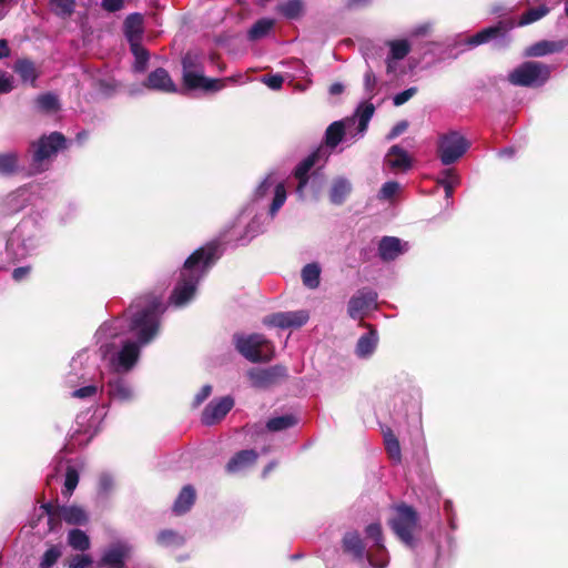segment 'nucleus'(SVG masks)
<instances>
[{
    "label": "nucleus",
    "instance_id": "20e7f679",
    "mask_svg": "<svg viewBox=\"0 0 568 568\" xmlns=\"http://www.w3.org/2000/svg\"><path fill=\"white\" fill-rule=\"evenodd\" d=\"M237 352L252 363L268 362L274 355V346L262 334L234 335Z\"/></svg>",
    "mask_w": 568,
    "mask_h": 568
},
{
    "label": "nucleus",
    "instance_id": "09e8293b",
    "mask_svg": "<svg viewBox=\"0 0 568 568\" xmlns=\"http://www.w3.org/2000/svg\"><path fill=\"white\" fill-rule=\"evenodd\" d=\"M61 550L58 546H51L42 556L40 568H51L60 558Z\"/></svg>",
    "mask_w": 568,
    "mask_h": 568
},
{
    "label": "nucleus",
    "instance_id": "6e6552de",
    "mask_svg": "<svg viewBox=\"0 0 568 568\" xmlns=\"http://www.w3.org/2000/svg\"><path fill=\"white\" fill-rule=\"evenodd\" d=\"M470 148V142L458 131L440 134L437 154L444 165L457 162Z\"/></svg>",
    "mask_w": 568,
    "mask_h": 568
},
{
    "label": "nucleus",
    "instance_id": "13d9d810",
    "mask_svg": "<svg viewBox=\"0 0 568 568\" xmlns=\"http://www.w3.org/2000/svg\"><path fill=\"white\" fill-rule=\"evenodd\" d=\"M124 0H102L101 7L108 12H116L123 8Z\"/></svg>",
    "mask_w": 568,
    "mask_h": 568
},
{
    "label": "nucleus",
    "instance_id": "f03ea898",
    "mask_svg": "<svg viewBox=\"0 0 568 568\" xmlns=\"http://www.w3.org/2000/svg\"><path fill=\"white\" fill-rule=\"evenodd\" d=\"M161 301L152 297L148 301L139 298L131 305L129 328L138 338L139 344L150 343L159 333Z\"/></svg>",
    "mask_w": 568,
    "mask_h": 568
},
{
    "label": "nucleus",
    "instance_id": "423d86ee",
    "mask_svg": "<svg viewBox=\"0 0 568 568\" xmlns=\"http://www.w3.org/2000/svg\"><path fill=\"white\" fill-rule=\"evenodd\" d=\"M388 524L400 541L410 548L415 547L414 531L418 526V514L412 506L398 505Z\"/></svg>",
    "mask_w": 568,
    "mask_h": 568
},
{
    "label": "nucleus",
    "instance_id": "4468645a",
    "mask_svg": "<svg viewBox=\"0 0 568 568\" xmlns=\"http://www.w3.org/2000/svg\"><path fill=\"white\" fill-rule=\"evenodd\" d=\"M342 549L344 554L352 556L355 561H363L366 557L369 564L374 565L371 555L366 552V547L361 535L355 530L344 534L342 538Z\"/></svg>",
    "mask_w": 568,
    "mask_h": 568
},
{
    "label": "nucleus",
    "instance_id": "a211bd4d",
    "mask_svg": "<svg viewBox=\"0 0 568 568\" xmlns=\"http://www.w3.org/2000/svg\"><path fill=\"white\" fill-rule=\"evenodd\" d=\"M196 500V491L192 485H185L175 498L172 511L176 516H182L191 510Z\"/></svg>",
    "mask_w": 568,
    "mask_h": 568
},
{
    "label": "nucleus",
    "instance_id": "4be33fe9",
    "mask_svg": "<svg viewBox=\"0 0 568 568\" xmlns=\"http://www.w3.org/2000/svg\"><path fill=\"white\" fill-rule=\"evenodd\" d=\"M256 459L257 453L254 449L240 450L227 462L226 471L236 473L248 465H253Z\"/></svg>",
    "mask_w": 568,
    "mask_h": 568
},
{
    "label": "nucleus",
    "instance_id": "774afa93",
    "mask_svg": "<svg viewBox=\"0 0 568 568\" xmlns=\"http://www.w3.org/2000/svg\"><path fill=\"white\" fill-rule=\"evenodd\" d=\"M273 181L271 178H266L256 189V195L257 196H264L268 189L272 186Z\"/></svg>",
    "mask_w": 568,
    "mask_h": 568
},
{
    "label": "nucleus",
    "instance_id": "393cba45",
    "mask_svg": "<svg viewBox=\"0 0 568 568\" xmlns=\"http://www.w3.org/2000/svg\"><path fill=\"white\" fill-rule=\"evenodd\" d=\"M402 252L400 241L397 237L384 236L378 245V254L383 261H393Z\"/></svg>",
    "mask_w": 568,
    "mask_h": 568
},
{
    "label": "nucleus",
    "instance_id": "69168bd1",
    "mask_svg": "<svg viewBox=\"0 0 568 568\" xmlns=\"http://www.w3.org/2000/svg\"><path fill=\"white\" fill-rule=\"evenodd\" d=\"M212 393V387L211 385H204L201 390L195 395V404L196 405H200L201 403H203Z\"/></svg>",
    "mask_w": 568,
    "mask_h": 568
},
{
    "label": "nucleus",
    "instance_id": "cd10ccee",
    "mask_svg": "<svg viewBox=\"0 0 568 568\" xmlns=\"http://www.w3.org/2000/svg\"><path fill=\"white\" fill-rule=\"evenodd\" d=\"M125 36L129 43L132 39L141 41L143 34V16L134 12L129 14L124 20Z\"/></svg>",
    "mask_w": 568,
    "mask_h": 568
},
{
    "label": "nucleus",
    "instance_id": "0eeeda50",
    "mask_svg": "<svg viewBox=\"0 0 568 568\" xmlns=\"http://www.w3.org/2000/svg\"><path fill=\"white\" fill-rule=\"evenodd\" d=\"M515 27L516 22L514 19L499 20L496 24L484 28L471 36L467 43L471 47H476L484 43L494 42V45L497 49H505L511 42L509 33Z\"/></svg>",
    "mask_w": 568,
    "mask_h": 568
},
{
    "label": "nucleus",
    "instance_id": "4c0bfd02",
    "mask_svg": "<svg viewBox=\"0 0 568 568\" xmlns=\"http://www.w3.org/2000/svg\"><path fill=\"white\" fill-rule=\"evenodd\" d=\"M49 4L55 16L65 19L74 12L75 0H50Z\"/></svg>",
    "mask_w": 568,
    "mask_h": 568
},
{
    "label": "nucleus",
    "instance_id": "5701e85b",
    "mask_svg": "<svg viewBox=\"0 0 568 568\" xmlns=\"http://www.w3.org/2000/svg\"><path fill=\"white\" fill-rule=\"evenodd\" d=\"M369 332L362 335L356 344V354L358 357H368L372 355L377 346L378 336L376 329L367 324Z\"/></svg>",
    "mask_w": 568,
    "mask_h": 568
},
{
    "label": "nucleus",
    "instance_id": "c03bdc74",
    "mask_svg": "<svg viewBox=\"0 0 568 568\" xmlns=\"http://www.w3.org/2000/svg\"><path fill=\"white\" fill-rule=\"evenodd\" d=\"M183 72H200L204 71L201 58L196 53L186 52L182 58Z\"/></svg>",
    "mask_w": 568,
    "mask_h": 568
},
{
    "label": "nucleus",
    "instance_id": "9d476101",
    "mask_svg": "<svg viewBox=\"0 0 568 568\" xmlns=\"http://www.w3.org/2000/svg\"><path fill=\"white\" fill-rule=\"evenodd\" d=\"M310 316L306 311L277 312L263 318V324L280 328H298L307 323Z\"/></svg>",
    "mask_w": 568,
    "mask_h": 568
},
{
    "label": "nucleus",
    "instance_id": "b1692460",
    "mask_svg": "<svg viewBox=\"0 0 568 568\" xmlns=\"http://www.w3.org/2000/svg\"><path fill=\"white\" fill-rule=\"evenodd\" d=\"M59 510L60 518L68 525L82 526L89 521L87 511L78 505L62 506Z\"/></svg>",
    "mask_w": 568,
    "mask_h": 568
},
{
    "label": "nucleus",
    "instance_id": "37998d69",
    "mask_svg": "<svg viewBox=\"0 0 568 568\" xmlns=\"http://www.w3.org/2000/svg\"><path fill=\"white\" fill-rule=\"evenodd\" d=\"M79 471L73 466H68L65 470L64 487L62 495L70 498L79 484Z\"/></svg>",
    "mask_w": 568,
    "mask_h": 568
},
{
    "label": "nucleus",
    "instance_id": "dca6fc26",
    "mask_svg": "<svg viewBox=\"0 0 568 568\" xmlns=\"http://www.w3.org/2000/svg\"><path fill=\"white\" fill-rule=\"evenodd\" d=\"M140 357V346L135 342L128 341L118 353L115 363L116 372H130Z\"/></svg>",
    "mask_w": 568,
    "mask_h": 568
},
{
    "label": "nucleus",
    "instance_id": "f3484780",
    "mask_svg": "<svg viewBox=\"0 0 568 568\" xmlns=\"http://www.w3.org/2000/svg\"><path fill=\"white\" fill-rule=\"evenodd\" d=\"M321 155V150H315L308 154L303 161H301L294 170V176L297 179L298 184L296 191L303 193L305 186L308 183V173L312 168L316 164Z\"/></svg>",
    "mask_w": 568,
    "mask_h": 568
},
{
    "label": "nucleus",
    "instance_id": "4d7b16f0",
    "mask_svg": "<svg viewBox=\"0 0 568 568\" xmlns=\"http://www.w3.org/2000/svg\"><path fill=\"white\" fill-rule=\"evenodd\" d=\"M263 82L272 90H280L283 85L284 79L282 75L275 74L265 77Z\"/></svg>",
    "mask_w": 568,
    "mask_h": 568
},
{
    "label": "nucleus",
    "instance_id": "a19ab883",
    "mask_svg": "<svg viewBox=\"0 0 568 568\" xmlns=\"http://www.w3.org/2000/svg\"><path fill=\"white\" fill-rule=\"evenodd\" d=\"M387 45L389 47L388 57L394 60H403L410 52V44L405 39L390 40Z\"/></svg>",
    "mask_w": 568,
    "mask_h": 568
},
{
    "label": "nucleus",
    "instance_id": "c85d7f7f",
    "mask_svg": "<svg viewBox=\"0 0 568 568\" xmlns=\"http://www.w3.org/2000/svg\"><path fill=\"white\" fill-rule=\"evenodd\" d=\"M13 70L23 82H30L32 85H34L39 77L37 68L30 59L24 58L17 60Z\"/></svg>",
    "mask_w": 568,
    "mask_h": 568
},
{
    "label": "nucleus",
    "instance_id": "72a5a7b5",
    "mask_svg": "<svg viewBox=\"0 0 568 568\" xmlns=\"http://www.w3.org/2000/svg\"><path fill=\"white\" fill-rule=\"evenodd\" d=\"M302 282L304 286L311 290H315L321 283V267L317 263L306 264L302 268Z\"/></svg>",
    "mask_w": 568,
    "mask_h": 568
},
{
    "label": "nucleus",
    "instance_id": "ddd939ff",
    "mask_svg": "<svg viewBox=\"0 0 568 568\" xmlns=\"http://www.w3.org/2000/svg\"><path fill=\"white\" fill-rule=\"evenodd\" d=\"M183 87L186 90H203L205 92H215L223 88V81L220 79H210L200 72H183Z\"/></svg>",
    "mask_w": 568,
    "mask_h": 568
},
{
    "label": "nucleus",
    "instance_id": "58836bf2",
    "mask_svg": "<svg viewBox=\"0 0 568 568\" xmlns=\"http://www.w3.org/2000/svg\"><path fill=\"white\" fill-rule=\"evenodd\" d=\"M68 542L75 550L84 551L90 548L89 536L80 529H72L69 531Z\"/></svg>",
    "mask_w": 568,
    "mask_h": 568
},
{
    "label": "nucleus",
    "instance_id": "a18cd8bd",
    "mask_svg": "<svg viewBox=\"0 0 568 568\" xmlns=\"http://www.w3.org/2000/svg\"><path fill=\"white\" fill-rule=\"evenodd\" d=\"M374 112H375V106L372 103H366L358 109L357 130L359 133H364L367 130L368 123H369L372 116L374 115Z\"/></svg>",
    "mask_w": 568,
    "mask_h": 568
},
{
    "label": "nucleus",
    "instance_id": "c756f323",
    "mask_svg": "<svg viewBox=\"0 0 568 568\" xmlns=\"http://www.w3.org/2000/svg\"><path fill=\"white\" fill-rule=\"evenodd\" d=\"M108 393L111 398L120 402H128L132 398V390L128 383L122 378H115L108 382Z\"/></svg>",
    "mask_w": 568,
    "mask_h": 568
},
{
    "label": "nucleus",
    "instance_id": "412c9836",
    "mask_svg": "<svg viewBox=\"0 0 568 568\" xmlns=\"http://www.w3.org/2000/svg\"><path fill=\"white\" fill-rule=\"evenodd\" d=\"M387 162L392 170L407 171L412 168V160L407 151L399 145L390 146L387 153Z\"/></svg>",
    "mask_w": 568,
    "mask_h": 568
},
{
    "label": "nucleus",
    "instance_id": "a878e982",
    "mask_svg": "<svg viewBox=\"0 0 568 568\" xmlns=\"http://www.w3.org/2000/svg\"><path fill=\"white\" fill-rule=\"evenodd\" d=\"M383 438L385 450L387 453L388 458L395 464L402 463V449L399 445V440L394 434V432L387 427L383 430Z\"/></svg>",
    "mask_w": 568,
    "mask_h": 568
},
{
    "label": "nucleus",
    "instance_id": "7c9ffc66",
    "mask_svg": "<svg viewBox=\"0 0 568 568\" xmlns=\"http://www.w3.org/2000/svg\"><path fill=\"white\" fill-rule=\"evenodd\" d=\"M276 11L288 20H297L304 14L302 0H286L276 7Z\"/></svg>",
    "mask_w": 568,
    "mask_h": 568
},
{
    "label": "nucleus",
    "instance_id": "79ce46f5",
    "mask_svg": "<svg viewBox=\"0 0 568 568\" xmlns=\"http://www.w3.org/2000/svg\"><path fill=\"white\" fill-rule=\"evenodd\" d=\"M156 541L161 546H181L184 544V538L173 529L161 530L156 536Z\"/></svg>",
    "mask_w": 568,
    "mask_h": 568
},
{
    "label": "nucleus",
    "instance_id": "1a4fd4ad",
    "mask_svg": "<svg viewBox=\"0 0 568 568\" xmlns=\"http://www.w3.org/2000/svg\"><path fill=\"white\" fill-rule=\"evenodd\" d=\"M248 377L254 387L267 388L285 379L287 377V369L283 365L254 368L248 372Z\"/></svg>",
    "mask_w": 568,
    "mask_h": 568
},
{
    "label": "nucleus",
    "instance_id": "9b49d317",
    "mask_svg": "<svg viewBox=\"0 0 568 568\" xmlns=\"http://www.w3.org/2000/svg\"><path fill=\"white\" fill-rule=\"evenodd\" d=\"M376 300L377 293L375 291L367 287L358 290L348 302V315L354 320L361 318L364 313L375 305Z\"/></svg>",
    "mask_w": 568,
    "mask_h": 568
},
{
    "label": "nucleus",
    "instance_id": "39448f33",
    "mask_svg": "<svg viewBox=\"0 0 568 568\" xmlns=\"http://www.w3.org/2000/svg\"><path fill=\"white\" fill-rule=\"evenodd\" d=\"M67 148V139L60 132H52L49 135H42L31 143L32 149V166L37 172H42L48 168L45 161L55 156L60 150Z\"/></svg>",
    "mask_w": 568,
    "mask_h": 568
},
{
    "label": "nucleus",
    "instance_id": "49530a36",
    "mask_svg": "<svg viewBox=\"0 0 568 568\" xmlns=\"http://www.w3.org/2000/svg\"><path fill=\"white\" fill-rule=\"evenodd\" d=\"M366 535L368 538H371L374 541V547L377 551L384 550V544H383V530L382 526L378 523L369 524L366 529Z\"/></svg>",
    "mask_w": 568,
    "mask_h": 568
},
{
    "label": "nucleus",
    "instance_id": "2f4dec72",
    "mask_svg": "<svg viewBox=\"0 0 568 568\" xmlns=\"http://www.w3.org/2000/svg\"><path fill=\"white\" fill-rule=\"evenodd\" d=\"M345 135V123L344 121H335L331 123L325 131V144L326 146L334 149L344 139Z\"/></svg>",
    "mask_w": 568,
    "mask_h": 568
},
{
    "label": "nucleus",
    "instance_id": "f704fd0d",
    "mask_svg": "<svg viewBox=\"0 0 568 568\" xmlns=\"http://www.w3.org/2000/svg\"><path fill=\"white\" fill-rule=\"evenodd\" d=\"M275 21L268 18L257 20L248 30L247 37L251 41H257L267 36L273 29Z\"/></svg>",
    "mask_w": 568,
    "mask_h": 568
},
{
    "label": "nucleus",
    "instance_id": "f257e3e1",
    "mask_svg": "<svg viewBox=\"0 0 568 568\" xmlns=\"http://www.w3.org/2000/svg\"><path fill=\"white\" fill-rule=\"evenodd\" d=\"M220 244L210 242L195 250L184 262L179 280L170 295V302L184 306L195 295L197 284L204 272L220 257Z\"/></svg>",
    "mask_w": 568,
    "mask_h": 568
},
{
    "label": "nucleus",
    "instance_id": "5fc2aeb1",
    "mask_svg": "<svg viewBox=\"0 0 568 568\" xmlns=\"http://www.w3.org/2000/svg\"><path fill=\"white\" fill-rule=\"evenodd\" d=\"M97 392H98V387L95 385H88V386L80 387V388L75 389L72 393V396L75 398H88V397L94 396L97 394Z\"/></svg>",
    "mask_w": 568,
    "mask_h": 568
},
{
    "label": "nucleus",
    "instance_id": "de8ad7c7",
    "mask_svg": "<svg viewBox=\"0 0 568 568\" xmlns=\"http://www.w3.org/2000/svg\"><path fill=\"white\" fill-rule=\"evenodd\" d=\"M286 201V190L283 183H278L274 190V197L270 205V214L274 216Z\"/></svg>",
    "mask_w": 568,
    "mask_h": 568
},
{
    "label": "nucleus",
    "instance_id": "e433bc0d",
    "mask_svg": "<svg viewBox=\"0 0 568 568\" xmlns=\"http://www.w3.org/2000/svg\"><path fill=\"white\" fill-rule=\"evenodd\" d=\"M297 424V419L293 415H283L270 418L266 423V428L270 432H281L288 429Z\"/></svg>",
    "mask_w": 568,
    "mask_h": 568
},
{
    "label": "nucleus",
    "instance_id": "aec40b11",
    "mask_svg": "<svg viewBox=\"0 0 568 568\" xmlns=\"http://www.w3.org/2000/svg\"><path fill=\"white\" fill-rule=\"evenodd\" d=\"M565 44L562 42L541 40L529 47H527L524 51V57L526 58H537L544 57L547 54L559 52L564 49Z\"/></svg>",
    "mask_w": 568,
    "mask_h": 568
},
{
    "label": "nucleus",
    "instance_id": "ea45409f",
    "mask_svg": "<svg viewBox=\"0 0 568 568\" xmlns=\"http://www.w3.org/2000/svg\"><path fill=\"white\" fill-rule=\"evenodd\" d=\"M18 171V154L0 153V175L9 176Z\"/></svg>",
    "mask_w": 568,
    "mask_h": 568
},
{
    "label": "nucleus",
    "instance_id": "338daca9",
    "mask_svg": "<svg viewBox=\"0 0 568 568\" xmlns=\"http://www.w3.org/2000/svg\"><path fill=\"white\" fill-rule=\"evenodd\" d=\"M454 181V184L457 185L459 183V176L455 172L454 169H446L443 171V178L439 182Z\"/></svg>",
    "mask_w": 568,
    "mask_h": 568
},
{
    "label": "nucleus",
    "instance_id": "680f3d73",
    "mask_svg": "<svg viewBox=\"0 0 568 568\" xmlns=\"http://www.w3.org/2000/svg\"><path fill=\"white\" fill-rule=\"evenodd\" d=\"M31 270H32V267L30 265L20 266V267L14 268L12 272L13 281L21 282L23 278H26L30 274Z\"/></svg>",
    "mask_w": 568,
    "mask_h": 568
},
{
    "label": "nucleus",
    "instance_id": "052dcab7",
    "mask_svg": "<svg viewBox=\"0 0 568 568\" xmlns=\"http://www.w3.org/2000/svg\"><path fill=\"white\" fill-rule=\"evenodd\" d=\"M62 506L58 505V503H52V501H49V503H44L41 505V509L43 510V513L48 516V517H52V515H59L60 516V508Z\"/></svg>",
    "mask_w": 568,
    "mask_h": 568
},
{
    "label": "nucleus",
    "instance_id": "f8f14e48",
    "mask_svg": "<svg viewBox=\"0 0 568 568\" xmlns=\"http://www.w3.org/2000/svg\"><path fill=\"white\" fill-rule=\"evenodd\" d=\"M233 406L234 399L231 396L214 399L203 409L201 420L204 425H214L222 420Z\"/></svg>",
    "mask_w": 568,
    "mask_h": 568
},
{
    "label": "nucleus",
    "instance_id": "e2e57ef3",
    "mask_svg": "<svg viewBox=\"0 0 568 568\" xmlns=\"http://www.w3.org/2000/svg\"><path fill=\"white\" fill-rule=\"evenodd\" d=\"M408 128V122L407 121H399L398 123H396L390 132L388 133V139L392 140V139H395L396 136L400 135L402 133H404Z\"/></svg>",
    "mask_w": 568,
    "mask_h": 568
},
{
    "label": "nucleus",
    "instance_id": "bf43d9fd",
    "mask_svg": "<svg viewBox=\"0 0 568 568\" xmlns=\"http://www.w3.org/2000/svg\"><path fill=\"white\" fill-rule=\"evenodd\" d=\"M377 84L375 73L369 69L364 74V85L367 92L373 93Z\"/></svg>",
    "mask_w": 568,
    "mask_h": 568
},
{
    "label": "nucleus",
    "instance_id": "6e6d98bb",
    "mask_svg": "<svg viewBox=\"0 0 568 568\" xmlns=\"http://www.w3.org/2000/svg\"><path fill=\"white\" fill-rule=\"evenodd\" d=\"M92 559L88 555H77L73 557L69 568H87L91 565Z\"/></svg>",
    "mask_w": 568,
    "mask_h": 568
},
{
    "label": "nucleus",
    "instance_id": "2eb2a0df",
    "mask_svg": "<svg viewBox=\"0 0 568 568\" xmlns=\"http://www.w3.org/2000/svg\"><path fill=\"white\" fill-rule=\"evenodd\" d=\"M143 85L146 89L166 93H174L178 91L175 83L164 68H158L152 71L143 82Z\"/></svg>",
    "mask_w": 568,
    "mask_h": 568
},
{
    "label": "nucleus",
    "instance_id": "6ab92c4d",
    "mask_svg": "<svg viewBox=\"0 0 568 568\" xmlns=\"http://www.w3.org/2000/svg\"><path fill=\"white\" fill-rule=\"evenodd\" d=\"M129 548L123 544H116L110 547L103 554L101 558V566H108L111 568H123L125 565V558L128 556Z\"/></svg>",
    "mask_w": 568,
    "mask_h": 568
},
{
    "label": "nucleus",
    "instance_id": "473e14b6",
    "mask_svg": "<svg viewBox=\"0 0 568 568\" xmlns=\"http://www.w3.org/2000/svg\"><path fill=\"white\" fill-rule=\"evenodd\" d=\"M351 191L352 186L347 180H335L329 191V200L333 204L341 205L345 202Z\"/></svg>",
    "mask_w": 568,
    "mask_h": 568
},
{
    "label": "nucleus",
    "instance_id": "0e129e2a",
    "mask_svg": "<svg viewBox=\"0 0 568 568\" xmlns=\"http://www.w3.org/2000/svg\"><path fill=\"white\" fill-rule=\"evenodd\" d=\"M12 90V83L4 71L0 70V93H8Z\"/></svg>",
    "mask_w": 568,
    "mask_h": 568
},
{
    "label": "nucleus",
    "instance_id": "8fccbe9b",
    "mask_svg": "<svg viewBox=\"0 0 568 568\" xmlns=\"http://www.w3.org/2000/svg\"><path fill=\"white\" fill-rule=\"evenodd\" d=\"M37 103L40 109L44 111H55L59 108V102L52 93H44L37 98Z\"/></svg>",
    "mask_w": 568,
    "mask_h": 568
},
{
    "label": "nucleus",
    "instance_id": "7ed1b4c3",
    "mask_svg": "<svg viewBox=\"0 0 568 568\" xmlns=\"http://www.w3.org/2000/svg\"><path fill=\"white\" fill-rule=\"evenodd\" d=\"M551 68L539 61H525L508 73L510 84L525 88L542 87L550 78Z\"/></svg>",
    "mask_w": 568,
    "mask_h": 568
},
{
    "label": "nucleus",
    "instance_id": "603ef678",
    "mask_svg": "<svg viewBox=\"0 0 568 568\" xmlns=\"http://www.w3.org/2000/svg\"><path fill=\"white\" fill-rule=\"evenodd\" d=\"M112 488H113L112 477L106 474L101 475L99 478V483H98L99 494L106 496L112 490Z\"/></svg>",
    "mask_w": 568,
    "mask_h": 568
},
{
    "label": "nucleus",
    "instance_id": "bb28decb",
    "mask_svg": "<svg viewBox=\"0 0 568 568\" xmlns=\"http://www.w3.org/2000/svg\"><path fill=\"white\" fill-rule=\"evenodd\" d=\"M131 53L134 57L133 70L134 72L142 73L148 68L150 53L146 48L141 44V41L132 39L130 43Z\"/></svg>",
    "mask_w": 568,
    "mask_h": 568
},
{
    "label": "nucleus",
    "instance_id": "3c124183",
    "mask_svg": "<svg viewBox=\"0 0 568 568\" xmlns=\"http://www.w3.org/2000/svg\"><path fill=\"white\" fill-rule=\"evenodd\" d=\"M418 89L416 87L408 88L399 93H397L393 98V103L395 106H400L404 103H406L409 99H412L416 93Z\"/></svg>",
    "mask_w": 568,
    "mask_h": 568
},
{
    "label": "nucleus",
    "instance_id": "c9c22d12",
    "mask_svg": "<svg viewBox=\"0 0 568 568\" xmlns=\"http://www.w3.org/2000/svg\"><path fill=\"white\" fill-rule=\"evenodd\" d=\"M550 9L546 4H540L537 8H530L524 12L516 26L524 27L534 23L549 13Z\"/></svg>",
    "mask_w": 568,
    "mask_h": 568
},
{
    "label": "nucleus",
    "instance_id": "864d4df0",
    "mask_svg": "<svg viewBox=\"0 0 568 568\" xmlns=\"http://www.w3.org/2000/svg\"><path fill=\"white\" fill-rule=\"evenodd\" d=\"M399 189V184L395 181H389L383 184L379 194L383 199L393 197Z\"/></svg>",
    "mask_w": 568,
    "mask_h": 568
}]
</instances>
